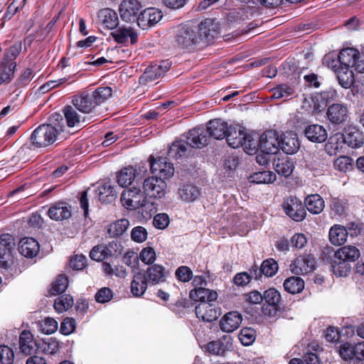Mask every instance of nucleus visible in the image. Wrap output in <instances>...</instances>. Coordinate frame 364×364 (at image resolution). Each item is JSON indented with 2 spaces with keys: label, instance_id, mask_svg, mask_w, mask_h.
<instances>
[{
  "label": "nucleus",
  "instance_id": "nucleus-1",
  "mask_svg": "<svg viewBox=\"0 0 364 364\" xmlns=\"http://www.w3.org/2000/svg\"><path fill=\"white\" fill-rule=\"evenodd\" d=\"M109 87H100L93 92L84 91L73 97L72 103L83 114L95 113L98 106L112 96Z\"/></svg>",
  "mask_w": 364,
  "mask_h": 364
},
{
  "label": "nucleus",
  "instance_id": "nucleus-2",
  "mask_svg": "<svg viewBox=\"0 0 364 364\" xmlns=\"http://www.w3.org/2000/svg\"><path fill=\"white\" fill-rule=\"evenodd\" d=\"M59 118L63 121L62 117L55 113L52 115L54 125L42 124L33 132L31 140L33 146L37 148H44L53 144L57 140L58 134L64 131L63 124H56Z\"/></svg>",
  "mask_w": 364,
  "mask_h": 364
},
{
  "label": "nucleus",
  "instance_id": "nucleus-3",
  "mask_svg": "<svg viewBox=\"0 0 364 364\" xmlns=\"http://www.w3.org/2000/svg\"><path fill=\"white\" fill-rule=\"evenodd\" d=\"M360 255V250L353 245H346L337 250L331 263L333 273L339 277H346L351 269L350 263L357 260Z\"/></svg>",
  "mask_w": 364,
  "mask_h": 364
},
{
  "label": "nucleus",
  "instance_id": "nucleus-4",
  "mask_svg": "<svg viewBox=\"0 0 364 364\" xmlns=\"http://www.w3.org/2000/svg\"><path fill=\"white\" fill-rule=\"evenodd\" d=\"M174 43L181 49L192 50L200 44V38L197 36V31L194 28L183 25L177 29Z\"/></svg>",
  "mask_w": 364,
  "mask_h": 364
},
{
  "label": "nucleus",
  "instance_id": "nucleus-5",
  "mask_svg": "<svg viewBox=\"0 0 364 364\" xmlns=\"http://www.w3.org/2000/svg\"><path fill=\"white\" fill-rule=\"evenodd\" d=\"M146 195L144 190L133 187L124 190L121 196V201L126 208L136 210L145 205L146 203Z\"/></svg>",
  "mask_w": 364,
  "mask_h": 364
},
{
  "label": "nucleus",
  "instance_id": "nucleus-6",
  "mask_svg": "<svg viewBox=\"0 0 364 364\" xmlns=\"http://www.w3.org/2000/svg\"><path fill=\"white\" fill-rule=\"evenodd\" d=\"M338 59L341 65L350 66L358 73H364V55L360 56L356 49L348 48L342 50Z\"/></svg>",
  "mask_w": 364,
  "mask_h": 364
},
{
  "label": "nucleus",
  "instance_id": "nucleus-7",
  "mask_svg": "<svg viewBox=\"0 0 364 364\" xmlns=\"http://www.w3.org/2000/svg\"><path fill=\"white\" fill-rule=\"evenodd\" d=\"M282 208L284 213L296 222L302 221L306 218L305 206L296 197L290 196L286 198L282 203Z\"/></svg>",
  "mask_w": 364,
  "mask_h": 364
},
{
  "label": "nucleus",
  "instance_id": "nucleus-8",
  "mask_svg": "<svg viewBox=\"0 0 364 364\" xmlns=\"http://www.w3.org/2000/svg\"><path fill=\"white\" fill-rule=\"evenodd\" d=\"M15 245L14 238L10 234L0 236V267L8 270L13 264L11 252Z\"/></svg>",
  "mask_w": 364,
  "mask_h": 364
},
{
  "label": "nucleus",
  "instance_id": "nucleus-9",
  "mask_svg": "<svg viewBox=\"0 0 364 364\" xmlns=\"http://www.w3.org/2000/svg\"><path fill=\"white\" fill-rule=\"evenodd\" d=\"M220 33V26L217 21L206 18L199 24L197 36L200 38V44H209Z\"/></svg>",
  "mask_w": 364,
  "mask_h": 364
},
{
  "label": "nucleus",
  "instance_id": "nucleus-10",
  "mask_svg": "<svg viewBox=\"0 0 364 364\" xmlns=\"http://www.w3.org/2000/svg\"><path fill=\"white\" fill-rule=\"evenodd\" d=\"M167 185L164 180L156 176L144 179L143 189L146 196L154 198H162L166 193Z\"/></svg>",
  "mask_w": 364,
  "mask_h": 364
},
{
  "label": "nucleus",
  "instance_id": "nucleus-11",
  "mask_svg": "<svg viewBox=\"0 0 364 364\" xmlns=\"http://www.w3.org/2000/svg\"><path fill=\"white\" fill-rule=\"evenodd\" d=\"M121 244L117 241H112L107 245L95 246L90 252V257L95 261H103L113 255L121 254Z\"/></svg>",
  "mask_w": 364,
  "mask_h": 364
},
{
  "label": "nucleus",
  "instance_id": "nucleus-12",
  "mask_svg": "<svg viewBox=\"0 0 364 364\" xmlns=\"http://www.w3.org/2000/svg\"><path fill=\"white\" fill-rule=\"evenodd\" d=\"M171 63L168 60H162L158 63L149 65L139 78L141 84H147L163 77L170 69Z\"/></svg>",
  "mask_w": 364,
  "mask_h": 364
},
{
  "label": "nucleus",
  "instance_id": "nucleus-13",
  "mask_svg": "<svg viewBox=\"0 0 364 364\" xmlns=\"http://www.w3.org/2000/svg\"><path fill=\"white\" fill-rule=\"evenodd\" d=\"M354 225L348 227V229L341 225H334L329 230V240L334 245H341L344 244L350 235L351 237L356 235L359 230L354 228Z\"/></svg>",
  "mask_w": 364,
  "mask_h": 364
},
{
  "label": "nucleus",
  "instance_id": "nucleus-14",
  "mask_svg": "<svg viewBox=\"0 0 364 364\" xmlns=\"http://www.w3.org/2000/svg\"><path fill=\"white\" fill-rule=\"evenodd\" d=\"M260 150L267 154H275L280 149V138L274 131H267L259 137Z\"/></svg>",
  "mask_w": 364,
  "mask_h": 364
},
{
  "label": "nucleus",
  "instance_id": "nucleus-15",
  "mask_svg": "<svg viewBox=\"0 0 364 364\" xmlns=\"http://www.w3.org/2000/svg\"><path fill=\"white\" fill-rule=\"evenodd\" d=\"M141 4L137 0L123 1L119 6V14L122 21L127 23L137 21Z\"/></svg>",
  "mask_w": 364,
  "mask_h": 364
},
{
  "label": "nucleus",
  "instance_id": "nucleus-16",
  "mask_svg": "<svg viewBox=\"0 0 364 364\" xmlns=\"http://www.w3.org/2000/svg\"><path fill=\"white\" fill-rule=\"evenodd\" d=\"M150 168L153 174L159 175L161 178L163 176L168 178L174 173L173 164L164 157H159L157 159L150 157Z\"/></svg>",
  "mask_w": 364,
  "mask_h": 364
},
{
  "label": "nucleus",
  "instance_id": "nucleus-17",
  "mask_svg": "<svg viewBox=\"0 0 364 364\" xmlns=\"http://www.w3.org/2000/svg\"><path fill=\"white\" fill-rule=\"evenodd\" d=\"M114 40L120 44H124L130 41L131 44H135L138 41V33L132 26H120L110 33Z\"/></svg>",
  "mask_w": 364,
  "mask_h": 364
},
{
  "label": "nucleus",
  "instance_id": "nucleus-18",
  "mask_svg": "<svg viewBox=\"0 0 364 364\" xmlns=\"http://www.w3.org/2000/svg\"><path fill=\"white\" fill-rule=\"evenodd\" d=\"M315 268V259L309 255H301L290 265V270L295 274H306Z\"/></svg>",
  "mask_w": 364,
  "mask_h": 364
},
{
  "label": "nucleus",
  "instance_id": "nucleus-19",
  "mask_svg": "<svg viewBox=\"0 0 364 364\" xmlns=\"http://www.w3.org/2000/svg\"><path fill=\"white\" fill-rule=\"evenodd\" d=\"M161 18L162 14L161 11L154 8H148L141 11L139 15L137 25L142 29H146L157 23L161 21Z\"/></svg>",
  "mask_w": 364,
  "mask_h": 364
},
{
  "label": "nucleus",
  "instance_id": "nucleus-20",
  "mask_svg": "<svg viewBox=\"0 0 364 364\" xmlns=\"http://www.w3.org/2000/svg\"><path fill=\"white\" fill-rule=\"evenodd\" d=\"M177 198L184 203H193L200 195V189L191 183L181 184L177 190Z\"/></svg>",
  "mask_w": 364,
  "mask_h": 364
},
{
  "label": "nucleus",
  "instance_id": "nucleus-21",
  "mask_svg": "<svg viewBox=\"0 0 364 364\" xmlns=\"http://www.w3.org/2000/svg\"><path fill=\"white\" fill-rule=\"evenodd\" d=\"M242 321V315L237 311H230L225 314L220 321V329L227 333L237 330Z\"/></svg>",
  "mask_w": 364,
  "mask_h": 364
},
{
  "label": "nucleus",
  "instance_id": "nucleus-22",
  "mask_svg": "<svg viewBox=\"0 0 364 364\" xmlns=\"http://www.w3.org/2000/svg\"><path fill=\"white\" fill-rule=\"evenodd\" d=\"M186 141L190 148L200 149L208 144V136L203 128H194L188 132Z\"/></svg>",
  "mask_w": 364,
  "mask_h": 364
},
{
  "label": "nucleus",
  "instance_id": "nucleus-23",
  "mask_svg": "<svg viewBox=\"0 0 364 364\" xmlns=\"http://www.w3.org/2000/svg\"><path fill=\"white\" fill-rule=\"evenodd\" d=\"M48 215L55 221L67 220L72 215L71 207L65 203H55L49 208Z\"/></svg>",
  "mask_w": 364,
  "mask_h": 364
},
{
  "label": "nucleus",
  "instance_id": "nucleus-24",
  "mask_svg": "<svg viewBox=\"0 0 364 364\" xmlns=\"http://www.w3.org/2000/svg\"><path fill=\"white\" fill-rule=\"evenodd\" d=\"M211 301L202 302L196 306V316L206 322L216 320L219 316L218 311L210 304Z\"/></svg>",
  "mask_w": 364,
  "mask_h": 364
},
{
  "label": "nucleus",
  "instance_id": "nucleus-25",
  "mask_svg": "<svg viewBox=\"0 0 364 364\" xmlns=\"http://www.w3.org/2000/svg\"><path fill=\"white\" fill-rule=\"evenodd\" d=\"M348 113V108L346 105L335 103L328 107L327 110V117L331 123L340 124L346 120Z\"/></svg>",
  "mask_w": 364,
  "mask_h": 364
},
{
  "label": "nucleus",
  "instance_id": "nucleus-26",
  "mask_svg": "<svg viewBox=\"0 0 364 364\" xmlns=\"http://www.w3.org/2000/svg\"><path fill=\"white\" fill-rule=\"evenodd\" d=\"M225 137L228 144L236 149L243 144L246 139V133L241 127L230 126L228 127Z\"/></svg>",
  "mask_w": 364,
  "mask_h": 364
},
{
  "label": "nucleus",
  "instance_id": "nucleus-27",
  "mask_svg": "<svg viewBox=\"0 0 364 364\" xmlns=\"http://www.w3.org/2000/svg\"><path fill=\"white\" fill-rule=\"evenodd\" d=\"M299 147V139L293 132H287L280 138V149L287 154L296 153Z\"/></svg>",
  "mask_w": 364,
  "mask_h": 364
},
{
  "label": "nucleus",
  "instance_id": "nucleus-28",
  "mask_svg": "<svg viewBox=\"0 0 364 364\" xmlns=\"http://www.w3.org/2000/svg\"><path fill=\"white\" fill-rule=\"evenodd\" d=\"M39 244L33 237H24L19 241L18 251L24 257L33 258L39 252Z\"/></svg>",
  "mask_w": 364,
  "mask_h": 364
},
{
  "label": "nucleus",
  "instance_id": "nucleus-29",
  "mask_svg": "<svg viewBox=\"0 0 364 364\" xmlns=\"http://www.w3.org/2000/svg\"><path fill=\"white\" fill-rule=\"evenodd\" d=\"M228 127V124L225 122L220 119H215L210 120L208 124L205 133H208L209 136L215 139H222L225 136Z\"/></svg>",
  "mask_w": 364,
  "mask_h": 364
},
{
  "label": "nucleus",
  "instance_id": "nucleus-30",
  "mask_svg": "<svg viewBox=\"0 0 364 364\" xmlns=\"http://www.w3.org/2000/svg\"><path fill=\"white\" fill-rule=\"evenodd\" d=\"M339 64V67L336 71L338 82L342 87L350 88L355 81L354 70L350 66L341 65V63Z\"/></svg>",
  "mask_w": 364,
  "mask_h": 364
},
{
  "label": "nucleus",
  "instance_id": "nucleus-31",
  "mask_svg": "<svg viewBox=\"0 0 364 364\" xmlns=\"http://www.w3.org/2000/svg\"><path fill=\"white\" fill-rule=\"evenodd\" d=\"M305 136L311 141L322 143L327 139L326 129L319 124H311L304 129Z\"/></svg>",
  "mask_w": 364,
  "mask_h": 364
},
{
  "label": "nucleus",
  "instance_id": "nucleus-32",
  "mask_svg": "<svg viewBox=\"0 0 364 364\" xmlns=\"http://www.w3.org/2000/svg\"><path fill=\"white\" fill-rule=\"evenodd\" d=\"M189 297L192 300L200 301V303L213 301L217 299L218 293L213 290L198 287L190 291Z\"/></svg>",
  "mask_w": 364,
  "mask_h": 364
},
{
  "label": "nucleus",
  "instance_id": "nucleus-33",
  "mask_svg": "<svg viewBox=\"0 0 364 364\" xmlns=\"http://www.w3.org/2000/svg\"><path fill=\"white\" fill-rule=\"evenodd\" d=\"M343 139L344 144L352 148L360 147L363 144L361 133L355 127H347L343 134Z\"/></svg>",
  "mask_w": 364,
  "mask_h": 364
},
{
  "label": "nucleus",
  "instance_id": "nucleus-34",
  "mask_svg": "<svg viewBox=\"0 0 364 364\" xmlns=\"http://www.w3.org/2000/svg\"><path fill=\"white\" fill-rule=\"evenodd\" d=\"M147 278L144 273L138 272L134 274L131 282V292L136 296H141L147 289Z\"/></svg>",
  "mask_w": 364,
  "mask_h": 364
},
{
  "label": "nucleus",
  "instance_id": "nucleus-35",
  "mask_svg": "<svg viewBox=\"0 0 364 364\" xmlns=\"http://www.w3.org/2000/svg\"><path fill=\"white\" fill-rule=\"evenodd\" d=\"M19 347L21 351L25 355H31L35 353L37 343L33 335L28 331H23L19 337Z\"/></svg>",
  "mask_w": 364,
  "mask_h": 364
},
{
  "label": "nucleus",
  "instance_id": "nucleus-36",
  "mask_svg": "<svg viewBox=\"0 0 364 364\" xmlns=\"http://www.w3.org/2000/svg\"><path fill=\"white\" fill-rule=\"evenodd\" d=\"M63 114L69 127H79L82 123L85 122V117H82L77 112V109L74 105L65 107Z\"/></svg>",
  "mask_w": 364,
  "mask_h": 364
},
{
  "label": "nucleus",
  "instance_id": "nucleus-37",
  "mask_svg": "<svg viewBox=\"0 0 364 364\" xmlns=\"http://www.w3.org/2000/svg\"><path fill=\"white\" fill-rule=\"evenodd\" d=\"M98 18L101 23L109 29H114L119 24L117 14L109 8L100 10L98 13Z\"/></svg>",
  "mask_w": 364,
  "mask_h": 364
},
{
  "label": "nucleus",
  "instance_id": "nucleus-38",
  "mask_svg": "<svg viewBox=\"0 0 364 364\" xmlns=\"http://www.w3.org/2000/svg\"><path fill=\"white\" fill-rule=\"evenodd\" d=\"M147 281L153 284H159L165 281L166 271L163 266L154 264L149 267L144 273Z\"/></svg>",
  "mask_w": 364,
  "mask_h": 364
},
{
  "label": "nucleus",
  "instance_id": "nucleus-39",
  "mask_svg": "<svg viewBox=\"0 0 364 364\" xmlns=\"http://www.w3.org/2000/svg\"><path fill=\"white\" fill-rule=\"evenodd\" d=\"M96 194L99 200L105 203H111L116 198L114 188L109 183H105L98 186Z\"/></svg>",
  "mask_w": 364,
  "mask_h": 364
},
{
  "label": "nucleus",
  "instance_id": "nucleus-40",
  "mask_svg": "<svg viewBox=\"0 0 364 364\" xmlns=\"http://www.w3.org/2000/svg\"><path fill=\"white\" fill-rule=\"evenodd\" d=\"M305 206L310 213L319 214L323 211L325 204L323 199L318 194H313L305 199Z\"/></svg>",
  "mask_w": 364,
  "mask_h": 364
},
{
  "label": "nucleus",
  "instance_id": "nucleus-41",
  "mask_svg": "<svg viewBox=\"0 0 364 364\" xmlns=\"http://www.w3.org/2000/svg\"><path fill=\"white\" fill-rule=\"evenodd\" d=\"M191 151V148L186 141H178L172 144L168 151V156L173 159H180Z\"/></svg>",
  "mask_w": 364,
  "mask_h": 364
},
{
  "label": "nucleus",
  "instance_id": "nucleus-42",
  "mask_svg": "<svg viewBox=\"0 0 364 364\" xmlns=\"http://www.w3.org/2000/svg\"><path fill=\"white\" fill-rule=\"evenodd\" d=\"M343 143V134L336 133L330 136L328 143L325 145V150L330 156L336 155L342 148Z\"/></svg>",
  "mask_w": 364,
  "mask_h": 364
},
{
  "label": "nucleus",
  "instance_id": "nucleus-43",
  "mask_svg": "<svg viewBox=\"0 0 364 364\" xmlns=\"http://www.w3.org/2000/svg\"><path fill=\"white\" fill-rule=\"evenodd\" d=\"M258 279L259 274L257 267H253L250 273L243 272L235 274L233 282L238 287H244L248 284L252 278Z\"/></svg>",
  "mask_w": 364,
  "mask_h": 364
},
{
  "label": "nucleus",
  "instance_id": "nucleus-44",
  "mask_svg": "<svg viewBox=\"0 0 364 364\" xmlns=\"http://www.w3.org/2000/svg\"><path fill=\"white\" fill-rule=\"evenodd\" d=\"M136 177V170L128 166L122 169L117 175V182L122 187H127L130 185Z\"/></svg>",
  "mask_w": 364,
  "mask_h": 364
},
{
  "label": "nucleus",
  "instance_id": "nucleus-45",
  "mask_svg": "<svg viewBox=\"0 0 364 364\" xmlns=\"http://www.w3.org/2000/svg\"><path fill=\"white\" fill-rule=\"evenodd\" d=\"M272 92V98L277 100L283 99L285 101L294 94V88L292 86L282 84L273 88Z\"/></svg>",
  "mask_w": 364,
  "mask_h": 364
},
{
  "label": "nucleus",
  "instance_id": "nucleus-46",
  "mask_svg": "<svg viewBox=\"0 0 364 364\" xmlns=\"http://www.w3.org/2000/svg\"><path fill=\"white\" fill-rule=\"evenodd\" d=\"M284 289L292 294H297L301 292L304 287V282L303 279L298 277H292L287 279L284 282Z\"/></svg>",
  "mask_w": 364,
  "mask_h": 364
},
{
  "label": "nucleus",
  "instance_id": "nucleus-47",
  "mask_svg": "<svg viewBox=\"0 0 364 364\" xmlns=\"http://www.w3.org/2000/svg\"><path fill=\"white\" fill-rule=\"evenodd\" d=\"M129 223L127 219H121L108 226L107 232L111 237L122 235L128 228Z\"/></svg>",
  "mask_w": 364,
  "mask_h": 364
},
{
  "label": "nucleus",
  "instance_id": "nucleus-48",
  "mask_svg": "<svg viewBox=\"0 0 364 364\" xmlns=\"http://www.w3.org/2000/svg\"><path fill=\"white\" fill-rule=\"evenodd\" d=\"M276 180L274 173L268 171L255 173L250 177V181L254 183H272Z\"/></svg>",
  "mask_w": 364,
  "mask_h": 364
},
{
  "label": "nucleus",
  "instance_id": "nucleus-49",
  "mask_svg": "<svg viewBox=\"0 0 364 364\" xmlns=\"http://www.w3.org/2000/svg\"><path fill=\"white\" fill-rule=\"evenodd\" d=\"M278 269V264L274 259H267L262 262L260 266V269L258 272L259 277L262 273L266 277H272L277 272Z\"/></svg>",
  "mask_w": 364,
  "mask_h": 364
},
{
  "label": "nucleus",
  "instance_id": "nucleus-50",
  "mask_svg": "<svg viewBox=\"0 0 364 364\" xmlns=\"http://www.w3.org/2000/svg\"><path fill=\"white\" fill-rule=\"evenodd\" d=\"M73 303V297L70 295L65 294L58 297L55 300L54 308L57 312L63 313L70 309Z\"/></svg>",
  "mask_w": 364,
  "mask_h": 364
},
{
  "label": "nucleus",
  "instance_id": "nucleus-51",
  "mask_svg": "<svg viewBox=\"0 0 364 364\" xmlns=\"http://www.w3.org/2000/svg\"><path fill=\"white\" fill-rule=\"evenodd\" d=\"M263 297L264 301L270 306H272L275 310H277L281 301L280 293L274 288H269L264 292Z\"/></svg>",
  "mask_w": 364,
  "mask_h": 364
},
{
  "label": "nucleus",
  "instance_id": "nucleus-52",
  "mask_svg": "<svg viewBox=\"0 0 364 364\" xmlns=\"http://www.w3.org/2000/svg\"><path fill=\"white\" fill-rule=\"evenodd\" d=\"M68 286V279L65 275L60 274L52 284L50 293L53 295L64 292Z\"/></svg>",
  "mask_w": 364,
  "mask_h": 364
},
{
  "label": "nucleus",
  "instance_id": "nucleus-53",
  "mask_svg": "<svg viewBox=\"0 0 364 364\" xmlns=\"http://www.w3.org/2000/svg\"><path fill=\"white\" fill-rule=\"evenodd\" d=\"M293 170V163L287 159L279 160L275 166L277 173L284 177L289 176L292 173Z\"/></svg>",
  "mask_w": 364,
  "mask_h": 364
},
{
  "label": "nucleus",
  "instance_id": "nucleus-54",
  "mask_svg": "<svg viewBox=\"0 0 364 364\" xmlns=\"http://www.w3.org/2000/svg\"><path fill=\"white\" fill-rule=\"evenodd\" d=\"M243 146L244 151L249 155H253L257 153V151L260 150V141L259 139L257 140L253 139L250 136L246 135V139L243 141V144L241 146Z\"/></svg>",
  "mask_w": 364,
  "mask_h": 364
},
{
  "label": "nucleus",
  "instance_id": "nucleus-55",
  "mask_svg": "<svg viewBox=\"0 0 364 364\" xmlns=\"http://www.w3.org/2000/svg\"><path fill=\"white\" fill-rule=\"evenodd\" d=\"M22 46L21 42H17L10 47L5 53L3 65L14 63L13 60L19 55L21 51Z\"/></svg>",
  "mask_w": 364,
  "mask_h": 364
},
{
  "label": "nucleus",
  "instance_id": "nucleus-56",
  "mask_svg": "<svg viewBox=\"0 0 364 364\" xmlns=\"http://www.w3.org/2000/svg\"><path fill=\"white\" fill-rule=\"evenodd\" d=\"M16 66V63H11L8 65L7 64L4 65V68L0 71V85L11 82L14 77Z\"/></svg>",
  "mask_w": 364,
  "mask_h": 364
},
{
  "label": "nucleus",
  "instance_id": "nucleus-57",
  "mask_svg": "<svg viewBox=\"0 0 364 364\" xmlns=\"http://www.w3.org/2000/svg\"><path fill=\"white\" fill-rule=\"evenodd\" d=\"M41 331L46 334H52L58 329V322L52 318H46L39 323Z\"/></svg>",
  "mask_w": 364,
  "mask_h": 364
},
{
  "label": "nucleus",
  "instance_id": "nucleus-58",
  "mask_svg": "<svg viewBox=\"0 0 364 364\" xmlns=\"http://www.w3.org/2000/svg\"><path fill=\"white\" fill-rule=\"evenodd\" d=\"M256 337V332L253 328H244L239 334V339L244 346L252 344Z\"/></svg>",
  "mask_w": 364,
  "mask_h": 364
},
{
  "label": "nucleus",
  "instance_id": "nucleus-59",
  "mask_svg": "<svg viewBox=\"0 0 364 364\" xmlns=\"http://www.w3.org/2000/svg\"><path fill=\"white\" fill-rule=\"evenodd\" d=\"M14 360V353L7 346H0V363L13 364Z\"/></svg>",
  "mask_w": 364,
  "mask_h": 364
},
{
  "label": "nucleus",
  "instance_id": "nucleus-60",
  "mask_svg": "<svg viewBox=\"0 0 364 364\" xmlns=\"http://www.w3.org/2000/svg\"><path fill=\"white\" fill-rule=\"evenodd\" d=\"M352 162L353 159L351 158L346 156H341L335 160L333 166L336 169L346 172L351 168Z\"/></svg>",
  "mask_w": 364,
  "mask_h": 364
},
{
  "label": "nucleus",
  "instance_id": "nucleus-61",
  "mask_svg": "<svg viewBox=\"0 0 364 364\" xmlns=\"http://www.w3.org/2000/svg\"><path fill=\"white\" fill-rule=\"evenodd\" d=\"M354 346L349 343H345L339 346L338 353L341 357L345 360L354 359Z\"/></svg>",
  "mask_w": 364,
  "mask_h": 364
},
{
  "label": "nucleus",
  "instance_id": "nucleus-62",
  "mask_svg": "<svg viewBox=\"0 0 364 364\" xmlns=\"http://www.w3.org/2000/svg\"><path fill=\"white\" fill-rule=\"evenodd\" d=\"M147 231L141 226H137L132 229L131 232V238L134 242L141 243L144 242L147 238Z\"/></svg>",
  "mask_w": 364,
  "mask_h": 364
},
{
  "label": "nucleus",
  "instance_id": "nucleus-63",
  "mask_svg": "<svg viewBox=\"0 0 364 364\" xmlns=\"http://www.w3.org/2000/svg\"><path fill=\"white\" fill-rule=\"evenodd\" d=\"M331 210L332 211L338 215H342L344 214L347 207L348 204L346 200H341L338 198H333L331 201Z\"/></svg>",
  "mask_w": 364,
  "mask_h": 364
},
{
  "label": "nucleus",
  "instance_id": "nucleus-64",
  "mask_svg": "<svg viewBox=\"0 0 364 364\" xmlns=\"http://www.w3.org/2000/svg\"><path fill=\"white\" fill-rule=\"evenodd\" d=\"M141 260L146 264H152L156 260V252L154 248L147 247L144 248L140 252Z\"/></svg>",
  "mask_w": 364,
  "mask_h": 364
}]
</instances>
